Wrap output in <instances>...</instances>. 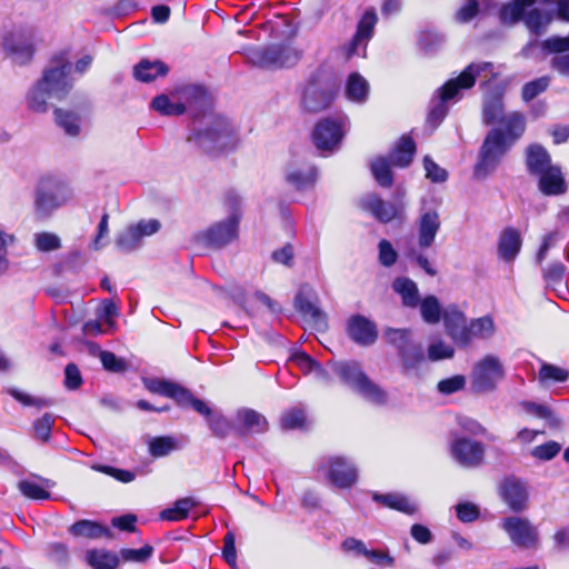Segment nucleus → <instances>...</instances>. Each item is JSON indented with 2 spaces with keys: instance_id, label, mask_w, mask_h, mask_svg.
Returning a JSON list of instances; mask_svg holds the SVG:
<instances>
[{
  "instance_id": "obj_1",
  "label": "nucleus",
  "mask_w": 569,
  "mask_h": 569,
  "mask_svg": "<svg viewBox=\"0 0 569 569\" xmlns=\"http://www.w3.org/2000/svg\"><path fill=\"white\" fill-rule=\"evenodd\" d=\"M151 108L162 116L188 113L192 122L187 140L207 154H219L237 143L232 124L211 112V98L200 86H184L169 96L159 94L152 99Z\"/></svg>"
},
{
  "instance_id": "obj_2",
  "label": "nucleus",
  "mask_w": 569,
  "mask_h": 569,
  "mask_svg": "<svg viewBox=\"0 0 569 569\" xmlns=\"http://www.w3.org/2000/svg\"><path fill=\"white\" fill-rule=\"evenodd\" d=\"M72 63L66 52L52 57L42 77L27 96L28 108L34 112H46L49 100H63L73 87Z\"/></svg>"
},
{
  "instance_id": "obj_3",
  "label": "nucleus",
  "mask_w": 569,
  "mask_h": 569,
  "mask_svg": "<svg viewBox=\"0 0 569 569\" xmlns=\"http://www.w3.org/2000/svg\"><path fill=\"white\" fill-rule=\"evenodd\" d=\"M497 77L495 66L491 62L470 63L456 79L446 82L440 91V100L430 109L427 122L436 128L445 119L448 112L446 102L455 98L460 89L471 88L479 78L482 84H488Z\"/></svg>"
},
{
  "instance_id": "obj_4",
  "label": "nucleus",
  "mask_w": 569,
  "mask_h": 569,
  "mask_svg": "<svg viewBox=\"0 0 569 569\" xmlns=\"http://www.w3.org/2000/svg\"><path fill=\"white\" fill-rule=\"evenodd\" d=\"M224 204L228 209L227 219L216 222L199 234V239L211 248H222L238 237L242 217L241 198L234 192L227 193Z\"/></svg>"
},
{
  "instance_id": "obj_5",
  "label": "nucleus",
  "mask_w": 569,
  "mask_h": 569,
  "mask_svg": "<svg viewBox=\"0 0 569 569\" xmlns=\"http://www.w3.org/2000/svg\"><path fill=\"white\" fill-rule=\"evenodd\" d=\"M331 368L343 383L367 401L378 406L387 403V392L363 372L359 362H336L332 363Z\"/></svg>"
},
{
  "instance_id": "obj_6",
  "label": "nucleus",
  "mask_w": 569,
  "mask_h": 569,
  "mask_svg": "<svg viewBox=\"0 0 569 569\" xmlns=\"http://www.w3.org/2000/svg\"><path fill=\"white\" fill-rule=\"evenodd\" d=\"M440 229L439 214L435 210L425 212L418 222V248L410 247L406 251V257L417 263L427 274L435 277L437 269L431 264L428 258L421 252L422 249L431 247Z\"/></svg>"
},
{
  "instance_id": "obj_7",
  "label": "nucleus",
  "mask_w": 569,
  "mask_h": 569,
  "mask_svg": "<svg viewBox=\"0 0 569 569\" xmlns=\"http://www.w3.org/2000/svg\"><path fill=\"white\" fill-rule=\"evenodd\" d=\"M510 148L511 146L503 139V131L498 128L491 129L480 147L473 170L475 177L486 179L498 168Z\"/></svg>"
},
{
  "instance_id": "obj_8",
  "label": "nucleus",
  "mask_w": 569,
  "mask_h": 569,
  "mask_svg": "<svg viewBox=\"0 0 569 569\" xmlns=\"http://www.w3.org/2000/svg\"><path fill=\"white\" fill-rule=\"evenodd\" d=\"M70 198L71 191L66 182L52 176L42 177L36 189V212L39 217H48Z\"/></svg>"
},
{
  "instance_id": "obj_9",
  "label": "nucleus",
  "mask_w": 569,
  "mask_h": 569,
  "mask_svg": "<svg viewBox=\"0 0 569 569\" xmlns=\"http://www.w3.org/2000/svg\"><path fill=\"white\" fill-rule=\"evenodd\" d=\"M317 471L339 489H349L358 481L356 465L342 456L322 457L317 462Z\"/></svg>"
},
{
  "instance_id": "obj_10",
  "label": "nucleus",
  "mask_w": 569,
  "mask_h": 569,
  "mask_svg": "<svg viewBox=\"0 0 569 569\" xmlns=\"http://www.w3.org/2000/svg\"><path fill=\"white\" fill-rule=\"evenodd\" d=\"M505 378V368L501 360L493 355H487L478 360L471 371L470 382L475 392L485 393L493 391Z\"/></svg>"
},
{
  "instance_id": "obj_11",
  "label": "nucleus",
  "mask_w": 569,
  "mask_h": 569,
  "mask_svg": "<svg viewBox=\"0 0 569 569\" xmlns=\"http://www.w3.org/2000/svg\"><path fill=\"white\" fill-rule=\"evenodd\" d=\"M347 123L346 117L325 118L318 121L312 132L316 148L321 152L337 150L346 134Z\"/></svg>"
},
{
  "instance_id": "obj_12",
  "label": "nucleus",
  "mask_w": 569,
  "mask_h": 569,
  "mask_svg": "<svg viewBox=\"0 0 569 569\" xmlns=\"http://www.w3.org/2000/svg\"><path fill=\"white\" fill-rule=\"evenodd\" d=\"M302 52L291 44L279 43L254 51L251 59L261 68L276 69L295 66Z\"/></svg>"
},
{
  "instance_id": "obj_13",
  "label": "nucleus",
  "mask_w": 569,
  "mask_h": 569,
  "mask_svg": "<svg viewBox=\"0 0 569 569\" xmlns=\"http://www.w3.org/2000/svg\"><path fill=\"white\" fill-rule=\"evenodd\" d=\"M500 527L508 535L511 543L518 548L535 549L539 545V531L528 518L507 517L501 521Z\"/></svg>"
},
{
  "instance_id": "obj_14",
  "label": "nucleus",
  "mask_w": 569,
  "mask_h": 569,
  "mask_svg": "<svg viewBox=\"0 0 569 569\" xmlns=\"http://www.w3.org/2000/svg\"><path fill=\"white\" fill-rule=\"evenodd\" d=\"M378 17L375 10H367L360 18L352 39L345 47L347 58L366 57L367 46L372 38Z\"/></svg>"
},
{
  "instance_id": "obj_15",
  "label": "nucleus",
  "mask_w": 569,
  "mask_h": 569,
  "mask_svg": "<svg viewBox=\"0 0 569 569\" xmlns=\"http://www.w3.org/2000/svg\"><path fill=\"white\" fill-rule=\"evenodd\" d=\"M453 459L465 468L479 467L485 457V446L467 437H457L450 445Z\"/></svg>"
},
{
  "instance_id": "obj_16",
  "label": "nucleus",
  "mask_w": 569,
  "mask_h": 569,
  "mask_svg": "<svg viewBox=\"0 0 569 569\" xmlns=\"http://www.w3.org/2000/svg\"><path fill=\"white\" fill-rule=\"evenodd\" d=\"M335 99V91L329 82L311 80L302 94V107L309 112H320L328 108Z\"/></svg>"
},
{
  "instance_id": "obj_17",
  "label": "nucleus",
  "mask_w": 569,
  "mask_h": 569,
  "mask_svg": "<svg viewBox=\"0 0 569 569\" xmlns=\"http://www.w3.org/2000/svg\"><path fill=\"white\" fill-rule=\"evenodd\" d=\"M442 318L448 336L458 347H468L467 318L455 305L446 307Z\"/></svg>"
},
{
  "instance_id": "obj_18",
  "label": "nucleus",
  "mask_w": 569,
  "mask_h": 569,
  "mask_svg": "<svg viewBox=\"0 0 569 569\" xmlns=\"http://www.w3.org/2000/svg\"><path fill=\"white\" fill-rule=\"evenodd\" d=\"M2 46L6 52L17 63H27L33 57L34 49L31 38L24 32L14 31L6 34Z\"/></svg>"
},
{
  "instance_id": "obj_19",
  "label": "nucleus",
  "mask_w": 569,
  "mask_h": 569,
  "mask_svg": "<svg viewBox=\"0 0 569 569\" xmlns=\"http://www.w3.org/2000/svg\"><path fill=\"white\" fill-rule=\"evenodd\" d=\"M347 332L352 341L360 346H371L378 338L375 322L361 315L350 317L347 322Z\"/></svg>"
},
{
  "instance_id": "obj_20",
  "label": "nucleus",
  "mask_w": 569,
  "mask_h": 569,
  "mask_svg": "<svg viewBox=\"0 0 569 569\" xmlns=\"http://www.w3.org/2000/svg\"><path fill=\"white\" fill-rule=\"evenodd\" d=\"M502 500L515 512H521L528 507V491L523 482L507 478L500 487Z\"/></svg>"
},
{
  "instance_id": "obj_21",
  "label": "nucleus",
  "mask_w": 569,
  "mask_h": 569,
  "mask_svg": "<svg viewBox=\"0 0 569 569\" xmlns=\"http://www.w3.org/2000/svg\"><path fill=\"white\" fill-rule=\"evenodd\" d=\"M503 94L505 90L500 86H496L485 93L482 106V121L485 124L500 122L505 118Z\"/></svg>"
},
{
  "instance_id": "obj_22",
  "label": "nucleus",
  "mask_w": 569,
  "mask_h": 569,
  "mask_svg": "<svg viewBox=\"0 0 569 569\" xmlns=\"http://www.w3.org/2000/svg\"><path fill=\"white\" fill-rule=\"evenodd\" d=\"M360 204L362 209L369 211L377 220L383 223L391 221L400 212L398 204L385 201L375 193L365 196Z\"/></svg>"
},
{
  "instance_id": "obj_23",
  "label": "nucleus",
  "mask_w": 569,
  "mask_h": 569,
  "mask_svg": "<svg viewBox=\"0 0 569 569\" xmlns=\"http://www.w3.org/2000/svg\"><path fill=\"white\" fill-rule=\"evenodd\" d=\"M522 20L525 21V24L529 31L535 37H538L546 31L548 24L551 21V16L547 12L540 11L539 9H531L529 12H527V14L523 16ZM536 46L541 47V42L539 43L537 38L528 42V44L522 49V54L525 57H529Z\"/></svg>"
},
{
  "instance_id": "obj_24",
  "label": "nucleus",
  "mask_w": 569,
  "mask_h": 569,
  "mask_svg": "<svg viewBox=\"0 0 569 569\" xmlns=\"http://www.w3.org/2000/svg\"><path fill=\"white\" fill-rule=\"evenodd\" d=\"M522 246L520 232L513 227L505 228L498 239V256L505 262H512Z\"/></svg>"
},
{
  "instance_id": "obj_25",
  "label": "nucleus",
  "mask_w": 569,
  "mask_h": 569,
  "mask_svg": "<svg viewBox=\"0 0 569 569\" xmlns=\"http://www.w3.org/2000/svg\"><path fill=\"white\" fill-rule=\"evenodd\" d=\"M398 356L402 363V373L408 378L420 379L422 376L421 369L426 363L422 347L413 343Z\"/></svg>"
},
{
  "instance_id": "obj_26",
  "label": "nucleus",
  "mask_w": 569,
  "mask_h": 569,
  "mask_svg": "<svg viewBox=\"0 0 569 569\" xmlns=\"http://www.w3.org/2000/svg\"><path fill=\"white\" fill-rule=\"evenodd\" d=\"M286 180L297 190L312 188L317 180V168L310 163L290 164L287 169Z\"/></svg>"
},
{
  "instance_id": "obj_27",
  "label": "nucleus",
  "mask_w": 569,
  "mask_h": 569,
  "mask_svg": "<svg viewBox=\"0 0 569 569\" xmlns=\"http://www.w3.org/2000/svg\"><path fill=\"white\" fill-rule=\"evenodd\" d=\"M539 189L546 196H559L567 191V184L559 167L552 166L538 174Z\"/></svg>"
},
{
  "instance_id": "obj_28",
  "label": "nucleus",
  "mask_w": 569,
  "mask_h": 569,
  "mask_svg": "<svg viewBox=\"0 0 569 569\" xmlns=\"http://www.w3.org/2000/svg\"><path fill=\"white\" fill-rule=\"evenodd\" d=\"M295 306L303 317L310 319L316 329L325 330L327 328L326 313L303 291L296 296Z\"/></svg>"
},
{
  "instance_id": "obj_29",
  "label": "nucleus",
  "mask_w": 569,
  "mask_h": 569,
  "mask_svg": "<svg viewBox=\"0 0 569 569\" xmlns=\"http://www.w3.org/2000/svg\"><path fill=\"white\" fill-rule=\"evenodd\" d=\"M372 499L382 506L403 512L406 515H413L418 507L416 502L410 500L407 496L391 492V493H373Z\"/></svg>"
},
{
  "instance_id": "obj_30",
  "label": "nucleus",
  "mask_w": 569,
  "mask_h": 569,
  "mask_svg": "<svg viewBox=\"0 0 569 569\" xmlns=\"http://www.w3.org/2000/svg\"><path fill=\"white\" fill-rule=\"evenodd\" d=\"M169 67L160 60L142 59L133 69V76L138 81L150 82L158 77H164Z\"/></svg>"
},
{
  "instance_id": "obj_31",
  "label": "nucleus",
  "mask_w": 569,
  "mask_h": 569,
  "mask_svg": "<svg viewBox=\"0 0 569 569\" xmlns=\"http://www.w3.org/2000/svg\"><path fill=\"white\" fill-rule=\"evenodd\" d=\"M392 289L401 297L402 305L409 308L419 306V290L417 283L407 277L396 278Z\"/></svg>"
},
{
  "instance_id": "obj_32",
  "label": "nucleus",
  "mask_w": 569,
  "mask_h": 569,
  "mask_svg": "<svg viewBox=\"0 0 569 569\" xmlns=\"http://www.w3.org/2000/svg\"><path fill=\"white\" fill-rule=\"evenodd\" d=\"M86 561L92 569H117L120 557L107 549H90L86 553Z\"/></svg>"
},
{
  "instance_id": "obj_33",
  "label": "nucleus",
  "mask_w": 569,
  "mask_h": 569,
  "mask_svg": "<svg viewBox=\"0 0 569 569\" xmlns=\"http://www.w3.org/2000/svg\"><path fill=\"white\" fill-rule=\"evenodd\" d=\"M527 169L529 173L538 176L551 166V159L548 151L539 146L532 144L527 149Z\"/></svg>"
},
{
  "instance_id": "obj_34",
  "label": "nucleus",
  "mask_w": 569,
  "mask_h": 569,
  "mask_svg": "<svg viewBox=\"0 0 569 569\" xmlns=\"http://www.w3.org/2000/svg\"><path fill=\"white\" fill-rule=\"evenodd\" d=\"M53 482L49 479L40 478V483L30 479H23L18 482L19 491L27 498L33 500H47L50 498L49 488Z\"/></svg>"
},
{
  "instance_id": "obj_35",
  "label": "nucleus",
  "mask_w": 569,
  "mask_h": 569,
  "mask_svg": "<svg viewBox=\"0 0 569 569\" xmlns=\"http://www.w3.org/2000/svg\"><path fill=\"white\" fill-rule=\"evenodd\" d=\"M416 144L409 137H402L389 154V160L395 167L406 168L413 158Z\"/></svg>"
},
{
  "instance_id": "obj_36",
  "label": "nucleus",
  "mask_w": 569,
  "mask_h": 569,
  "mask_svg": "<svg viewBox=\"0 0 569 569\" xmlns=\"http://www.w3.org/2000/svg\"><path fill=\"white\" fill-rule=\"evenodd\" d=\"M500 123L503 128V139L508 141L509 146H512L525 132L526 121L525 117L519 112H512L505 117Z\"/></svg>"
},
{
  "instance_id": "obj_37",
  "label": "nucleus",
  "mask_w": 569,
  "mask_h": 569,
  "mask_svg": "<svg viewBox=\"0 0 569 569\" xmlns=\"http://www.w3.org/2000/svg\"><path fill=\"white\" fill-rule=\"evenodd\" d=\"M369 93L368 81L358 72H352L346 82V97L353 102L362 103Z\"/></svg>"
},
{
  "instance_id": "obj_38",
  "label": "nucleus",
  "mask_w": 569,
  "mask_h": 569,
  "mask_svg": "<svg viewBox=\"0 0 569 569\" xmlns=\"http://www.w3.org/2000/svg\"><path fill=\"white\" fill-rule=\"evenodd\" d=\"M496 331L495 321L491 316H483L472 319L467 326L468 346L473 339H488Z\"/></svg>"
},
{
  "instance_id": "obj_39",
  "label": "nucleus",
  "mask_w": 569,
  "mask_h": 569,
  "mask_svg": "<svg viewBox=\"0 0 569 569\" xmlns=\"http://www.w3.org/2000/svg\"><path fill=\"white\" fill-rule=\"evenodd\" d=\"M198 503L193 497L178 499L172 507L160 512V518L166 521H181L189 517L190 510Z\"/></svg>"
},
{
  "instance_id": "obj_40",
  "label": "nucleus",
  "mask_w": 569,
  "mask_h": 569,
  "mask_svg": "<svg viewBox=\"0 0 569 569\" xmlns=\"http://www.w3.org/2000/svg\"><path fill=\"white\" fill-rule=\"evenodd\" d=\"M54 120L58 127L61 128L67 136H79L81 118L77 112L62 108H56Z\"/></svg>"
},
{
  "instance_id": "obj_41",
  "label": "nucleus",
  "mask_w": 569,
  "mask_h": 569,
  "mask_svg": "<svg viewBox=\"0 0 569 569\" xmlns=\"http://www.w3.org/2000/svg\"><path fill=\"white\" fill-rule=\"evenodd\" d=\"M236 419L250 432L262 433L268 429L267 419L253 409L239 410Z\"/></svg>"
},
{
  "instance_id": "obj_42",
  "label": "nucleus",
  "mask_w": 569,
  "mask_h": 569,
  "mask_svg": "<svg viewBox=\"0 0 569 569\" xmlns=\"http://www.w3.org/2000/svg\"><path fill=\"white\" fill-rule=\"evenodd\" d=\"M69 532L74 537L98 539L103 536H108L109 530L98 522L84 519L71 525L69 528Z\"/></svg>"
},
{
  "instance_id": "obj_43",
  "label": "nucleus",
  "mask_w": 569,
  "mask_h": 569,
  "mask_svg": "<svg viewBox=\"0 0 569 569\" xmlns=\"http://www.w3.org/2000/svg\"><path fill=\"white\" fill-rule=\"evenodd\" d=\"M144 387L152 393L164 396L173 399L176 402L179 399L182 386L163 379H148L144 380Z\"/></svg>"
},
{
  "instance_id": "obj_44",
  "label": "nucleus",
  "mask_w": 569,
  "mask_h": 569,
  "mask_svg": "<svg viewBox=\"0 0 569 569\" xmlns=\"http://www.w3.org/2000/svg\"><path fill=\"white\" fill-rule=\"evenodd\" d=\"M8 393L24 407H33L37 410L52 407L56 401L52 398L33 396L17 388L8 389Z\"/></svg>"
},
{
  "instance_id": "obj_45",
  "label": "nucleus",
  "mask_w": 569,
  "mask_h": 569,
  "mask_svg": "<svg viewBox=\"0 0 569 569\" xmlns=\"http://www.w3.org/2000/svg\"><path fill=\"white\" fill-rule=\"evenodd\" d=\"M391 161L386 157H379L371 162V172L379 186L388 188L393 182Z\"/></svg>"
},
{
  "instance_id": "obj_46",
  "label": "nucleus",
  "mask_w": 569,
  "mask_h": 569,
  "mask_svg": "<svg viewBox=\"0 0 569 569\" xmlns=\"http://www.w3.org/2000/svg\"><path fill=\"white\" fill-rule=\"evenodd\" d=\"M141 238L139 231L133 226L127 227L123 231L119 232L116 238V247L119 251L129 253L141 246Z\"/></svg>"
},
{
  "instance_id": "obj_47",
  "label": "nucleus",
  "mask_w": 569,
  "mask_h": 569,
  "mask_svg": "<svg viewBox=\"0 0 569 569\" xmlns=\"http://www.w3.org/2000/svg\"><path fill=\"white\" fill-rule=\"evenodd\" d=\"M177 405L187 408L191 407L199 415L206 417L208 419L210 416H212V411L207 402H204L201 399L196 398L190 390L187 388H182V391H180L179 399L177 401Z\"/></svg>"
},
{
  "instance_id": "obj_48",
  "label": "nucleus",
  "mask_w": 569,
  "mask_h": 569,
  "mask_svg": "<svg viewBox=\"0 0 569 569\" xmlns=\"http://www.w3.org/2000/svg\"><path fill=\"white\" fill-rule=\"evenodd\" d=\"M445 42V37L433 29H425L419 32L418 44L426 53H432Z\"/></svg>"
},
{
  "instance_id": "obj_49",
  "label": "nucleus",
  "mask_w": 569,
  "mask_h": 569,
  "mask_svg": "<svg viewBox=\"0 0 569 569\" xmlns=\"http://www.w3.org/2000/svg\"><path fill=\"white\" fill-rule=\"evenodd\" d=\"M419 305L421 317L427 323L433 325L439 322L442 312L440 303L435 296H427L421 302L419 301Z\"/></svg>"
},
{
  "instance_id": "obj_50",
  "label": "nucleus",
  "mask_w": 569,
  "mask_h": 569,
  "mask_svg": "<svg viewBox=\"0 0 569 569\" xmlns=\"http://www.w3.org/2000/svg\"><path fill=\"white\" fill-rule=\"evenodd\" d=\"M54 421L56 417L50 412H46L36 419L32 423L34 437L42 442H48L51 439Z\"/></svg>"
},
{
  "instance_id": "obj_51",
  "label": "nucleus",
  "mask_w": 569,
  "mask_h": 569,
  "mask_svg": "<svg viewBox=\"0 0 569 569\" xmlns=\"http://www.w3.org/2000/svg\"><path fill=\"white\" fill-rule=\"evenodd\" d=\"M383 337L387 342L397 348L398 355L415 343L410 340V331L407 329L388 328Z\"/></svg>"
},
{
  "instance_id": "obj_52",
  "label": "nucleus",
  "mask_w": 569,
  "mask_h": 569,
  "mask_svg": "<svg viewBox=\"0 0 569 569\" xmlns=\"http://www.w3.org/2000/svg\"><path fill=\"white\" fill-rule=\"evenodd\" d=\"M177 448V441L172 437H156L149 441V452L152 457H163Z\"/></svg>"
},
{
  "instance_id": "obj_53",
  "label": "nucleus",
  "mask_w": 569,
  "mask_h": 569,
  "mask_svg": "<svg viewBox=\"0 0 569 569\" xmlns=\"http://www.w3.org/2000/svg\"><path fill=\"white\" fill-rule=\"evenodd\" d=\"M152 553H153V547L150 545H144L143 547H141L139 549H130V548L121 549L119 557L123 561L144 563L151 558Z\"/></svg>"
},
{
  "instance_id": "obj_54",
  "label": "nucleus",
  "mask_w": 569,
  "mask_h": 569,
  "mask_svg": "<svg viewBox=\"0 0 569 569\" xmlns=\"http://www.w3.org/2000/svg\"><path fill=\"white\" fill-rule=\"evenodd\" d=\"M549 77H540L536 80L527 82L521 90V97L526 102L531 101L540 93L545 92L549 87Z\"/></svg>"
},
{
  "instance_id": "obj_55",
  "label": "nucleus",
  "mask_w": 569,
  "mask_h": 569,
  "mask_svg": "<svg viewBox=\"0 0 569 569\" xmlns=\"http://www.w3.org/2000/svg\"><path fill=\"white\" fill-rule=\"evenodd\" d=\"M211 432L219 438H226L231 431V422L220 413H212L207 419Z\"/></svg>"
},
{
  "instance_id": "obj_56",
  "label": "nucleus",
  "mask_w": 569,
  "mask_h": 569,
  "mask_svg": "<svg viewBox=\"0 0 569 569\" xmlns=\"http://www.w3.org/2000/svg\"><path fill=\"white\" fill-rule=\"evenodd\" d=\"M34 244L39 251L48 252L61 247L60 238L51 232H38L34 234Z\"/></svg>"
},
{
  "instance_id": "obj_57",
  "label": "nucleus",
  "mask_w": 569,
  "mask_h": 569,
  "mask_svg": "<svg viewBox=\"0 0 569 569\" xmlns=\"http://www.w3.org/2000/svg\"><path fill=\"white\" fill-rule=\"evenodd\" d=\"M306 416L301 409H290L281 417V427L284 430L299 429L305 426Z\"/></svg>"
},
{
  "instance_id": "obj_58",
  "label": "nucleus",
  "mask_w": 569,
  "mask_h": 569,
  "mask_svg": "<svg viewBox=\"0 0 569 569\" xmlns=\"http://www.w3.org/2000/svg\"><path fill=\"white\" fill-rule=\"evenodd\" d=\"M100 361L107 371L120 373L127 370V362L124 359L117 357L111 351H101L99 355Z\"/></svg>"
},
{
  "instance_id": "obj_59",
  "label": "nucleus",
  "mask_w": 569,
  "mask_h": 569,
  "mask_svg": "<svg viewBox=\"0 0 569 569\" xmlns=\"http://www.w3.org/2000/svg\"><path fill=\"white\" fill-rule=\"evenodd\" d=\"M523 13L525 11L512 1L501 7L499 18L505 24H513L523 19Z\"/></svg>"
},
{
  "instance_id": "obj_60",
  "label": "nucleus",
  "mask_w": 569,
  "mask_h": 569,
  "mask_svg": "<svg viewBox=\"0 0 569 569\" xmlns=\"http://www.w3.org/2000/svg\"><path fill=\"white\" fill-rule=\"evenodd\" d=\"M94 470L106 473L122 483H129L136 479V473L130 470L119 469L106 465H96L92 467Z\"/></svg>"
},
{
  "instance_id": "obj_61",
  "label": "nucleus",
  "mask_w": 569,
  "mask_h": 569,
  "mask_svg": "<svg viewBox=\"0 0 569 569\" xmlns=\"http://www.w3.org/2000/svg\"><path fill=\"white\" fill-rule=\"evenodd\" d=\"M561 449V446L556 441H548L543 445L537 446L532 449L531 456L538 460L548 461L555 458Z\"/></svg>"
},
{
  "instance_id": "obj_62",
  "label": "nucleus",
  "mask_w": 569,
  "mask_h": 569,
  "mask_svg": "<svg viewBox=\"0 0 569 569\" xmlns=\"http://www.w3.org/2000/svg\"><path fill=\"white\" fill-rule=\"evenodd\" d=\"M378 249H379V262L383 267H387V268L392 267L398 259V253L395 250V248L392 247L391 242L386 239H382L378 243Z\"/></svg>"
},
{
  "instance_id": "obj_63",
  "label": "nucleus",
  "mask_w": 569,
  "mask_h": 569,
  "mask_svg": "<svg viewBox=\"0 0 569 569\" xmlns=\"http://www.w3.org/2000/svg\"><path fill=\"white\" fill-rule=\"evenodd\" d=\"M423 167L426 177L432 182H445L448 179V172L439 167L430 157L426 156L423 159Z\"/></svg>"
},
{
  "instance_id": "obj_64",
  "label": "nucleus",
  "mask_w": 569,
  "mask_h": 569,
  "mask_svg": "<svg viewBox=\"0 0 569 569\" xmlns=\"http://www.w3.org/2000/svg\"><path fill=\"white\" fill-rule=\"evenodd\" d=\"M47 556L51 561L64 565L69 561L68 546L62 542H51L47 547Z\"/></svg>"
}]
</instances>
